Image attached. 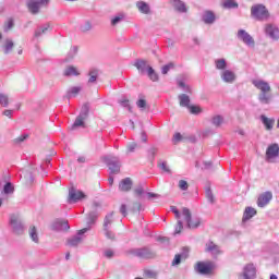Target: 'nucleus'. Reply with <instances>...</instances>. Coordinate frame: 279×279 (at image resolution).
Instances as JSON below:
<instances>
[{
  "mask_svg": "<svg viewBox=\"0 0 279 279\" xmlns=\"http://www.w3.org/2000/svg\"><path fill=\"white\" fill-rule=\"evenodd\" d=\"M125 19V15L122 13H119L118 15H116L112 20H111V25H119V23H121V21Z\"/></svg>",
  "mask_w": 279,
  "mask_h": 279,
  "instance_id": "8fccbe9b",
  "label": "nucleus"
},
{
  "mask_svg": "<svg viewBox=\"0 0 279 279\" xmlns=\"http://www.w3.org/2000/svg\"><path fill=\"white\" fill-rule=\"evenodd\" d=\"M86 197V194L80 190H75L74 187L70 189L69 191V203L75 204L80 202V199H84Z\"/></svg>",
  "mask_w": 279,
  "mask_h": 279,
  "instance_id": "a211bd4d",
  "label": "nucleus"
},
{
  "mask_svg": "<svg viewBox=\"0 0 279 279\" xmlns=\"http://www.w3.org/2000/svg\"><path fill=\"white\" fill-rule=\"evenodd\" d=\"M9 226L14 234H23V232H25V225H23V220L20 215H11Z\"/></svg>",
  "mask_w": 279,
  "mask_h": 279,
  "instance_id": "20e7f679",
  "label": "nucleus"
},
{
  "mask_svg": "<svg viewBox=\"0 0 279 279\" xmlns=\"http://www.w3.org/2000/svg\"><path fill=\"white\" fill-rule=\"evenodd\" d=\"M102 162H105L111 174L117 175L121 173V159L113 155H107L102 157Z\"/></svg>",
  "mask_w": 279,
  "mask_h": 279,
  "instance_id": "f03ea898",
  "label": "nucleus"
},
{
  "mask_svg": "<svg viewBox=\"0 0 279 279\" xmlns=\"http://www.w3.org/2000/svg\"><path fill=\"white\" fill-rule=\"evenodd\" d=\"M260 121L268 132L274 130V125L276 123V120L274 118H267L265 114H262Z\"/></svg>",
  "mask_w": 279,
  "mask_h": 279,
  "instance_id": "a878e982",
  "label": "nucleus"
},
{
  "mask_svg": "<svg viewBox=\"0 0 279 279\" xmlns=\"http://www.w3.org/2000/svg\"><path fill=\"white\" fill-rule=\"evenodd\" d=\"M134 193H135V195H137L140 197V195H143V193H145V189L143 187V185H137L134 189Z\"/></svg>",
  "mask_w": 279,
  "mask_h": 279,
  "instance_id": "052dcab7",
  "label": "nucleus"
},
{
  "mask_svg": "<svg viewBox=\"0 0 279 279\" xmlns=\"http://www.w3.org/2000/svg\"><path fill=\"white\" fill-rule=\"evenodd\" d=\"M10 195H14V184L7 182L1 190L2 199H8Z\"/></svg>",
  "mask_w": 279,
  "mask_h": 279,
  "instance_id": "b1692460",
  "label": "nucleus"
},
{
  "mask_svg": "<svg viewBox=\"0 0 279 279\" xmlns=\"http://www.w3.org/2000/svg\"><path fill=\"white\" fill-rule=\"evenodd\" d=\"M279 156V145L278 144H271L266 149V160L267 162H274L275 158H278Z\"/></svg>",
  "mask_w": 279,
  "mask_h": 279,
  "instance_id": "f3484780",
  "label": "nucleus"
},
{
  "mask_svg": "<svg viewBox=\"0 0 279 279\" xmlns=\"http://www.w3.org/2000/svg\"><path fill=\"white\" fill-rule=\"evenodd\" d=\"M104 257L105 258H113L114 257V251L112 248H107L104 251Z\"/></svg>",
  "mask_w": 279,
  "mask_h": 279,
  "instance_id": "864d4df0",
  "label": "nucleus"
},
{
  "mask_svg": "<svg viewBox=\"0 0 279 279\" xmlns=\"http://www.w3.org/2000/svg\"><path fill=\"white\" fill-rule=\"evenodd\" d=\"M220 80L225 84H234V82H236V73H234V71L232 70L227 69L220 72Z\"/></svg>",
  "mask_w": 279,
  "mask_h": 279,
  "instance_id": "dca6fc26",
  "label": "nucleus"
},
{
  "mask_svg": "<svg viewBox=\"0 0 279 279\" xmlns=\"http://www.w3.org/2000/svg\"><path fill=\"white\" fill-rule=\"evenodd\" d=\"M182 217L184 218V221L187 223V228H190V230H195L197 229L198 226L202 225V219L197 217L193 218L191 209L186 207L182 208Z\"/></svg>",
  "mask_w": 279,
  "mask_h": 279,
  "instance_id": "39448f33",
  "label": "nucleus"
},
{
  "mask_svg": "<svg viewBox=\"0 0 279 279\" xmlns=\"http://www.w3.org/2000/svg\"><path fill=\"white\" fill-rule=\"evenodd\" d=\"M136 147H138V144H136L134 142L128 144V147H126L128 153L129 154H134V151L136 150Z\"/></svg>",
  "mask_w": 279,
  "mask_h": 279,
  "instance_id": "603ef678",
  "label": "nucleus"
},
{
  "mask_svg": "<svg viewBox=\"0 0 279 279\" xmlns=\"http://www.w3.org/2000/svg\"><path fill=\"white\" fill-rule=\"evenodd\" d=\"M214 63L217 71H228V61L226 59H216Z\"/></svg>",
  "mask_w": 279,
  "mask_h": 279,
  "instance_id": "7c9ffc66",
  "label": "nucleus"
},
{
  "mask_svg": "<svg viewBox=\"0 0 279 279\" xmlns=\"http://www.w3.org/2000/svg\"><path fill=\"white\" fill-rule=\"evenodd\" d=\"M136 106L137 108H141V110H145V108L147 107V101L145 99H138L136 101Z\"/></svg>",
  "mask_w": 279,
  "mask_h": 279,
  "instance_id": "4d7b16f0",
  "label": "nucleus"
},
{
  "mask_svg": "<svg viewBox=\"0 0 279 279\" xmlns=\"http://www.w3.org/2000/svg\"><path fill=\"white\" fill-rule=\"evenodd\" d=\"M220 5L223 10H236L239 2H236V0H221Z\"/></svg>",
  "mask_w": 279,
  "mask_h": 279,
  "instance_id": "cd10ccee",
  "label": "nucleus"
},
{
  "mask_svg": "<svg viewBox=\"0 0 279 279\" xmlns=\"http://www.w3.org/2000/svg\"><path fill=\"white\" fill-rule=\"evenodd\" d=\"M114 222V213H110L105 217L102 230L105 232V236L110 239V241H114V232H112V223Z\"/></svg>",
  "mask_w": 279,
  "mask_h": 279,
  "instance_id": "1a4fd4ad",
  "label": "nucleus"
},
{
  "mask_svg": "<svg viewBox=\"0 0 279 279\" xmlns=\"http://www.w3.org/2000/svg\"><path fill=\"white\" fill-rule=\"evenodd\" d=\"M89 231H90V228H83L78 230L75 235L68 238L66 245L69 247H77L78 245H82L85 239L84 234H86V232H89Z\"/></svg>",
  "mask_w": 279,
  "mask_h": 279,
  "instance_id": "423d86ee",
  "label": "nucleus"
},
{
  "mask_svg": "<svg viewBox=\"0 0 279 279\" xmlns=\"http://www.w3.org/2000/svg\"><path fill=\"white\" fill-rule=\"evenodd\" d=\"M146 74L151 82H158V73H156V70H154V68H148Z\"/></svg>",
  "mask_w": 279,
  "mask_h": 279,
  "instance_id": "c03bdc74",
  "label": "nucleus"
},
{
  "mask_svg": "<svg viewBox=\"0 0 279 279\" xmlns=\"http://www.w3.org/2000/svg\"><path fill=\"white\" fill-rule=\"evenodd\" d=\"M120 213L123 215V217H128V206H125V204L121 205Z\"/></svg>",
  "mask_w": 279,
  "mask_h": 279,
  "instance_id": "0e129e2a",
  "label": "nucleus"
},
{
  "mask_svg": "<svg viewBox=\"0 0 279 279\" xmlns=\"http://www.w3.org/2000/svg\"><path fill=\"white\" fill-rule=\"evenodd\" d=\"M99 203H93L92 205V210L89 211V214L87 215V227L85 228H89V230L93 228V226H95V222L97 221V217H99V214L97 213V210H95V208H99Z\"/></svg>",
  "mask_w": 279,
  "mask_h": 279,
  "instance_id": "4468645a",
  "label": "nucleus"
},
{
  "mask_svg": "<svg viewBox=\"0 0 279 279\" xmlns=\"http://www.w3.org/2000/svg\"><path fill=\"white\" fill-rule=\"evenodd\" d=\"M223 123H226L223 116L217 114L211 118V125H214V128H221Z\"/></svg>",
  "mask_w": 279,
  "mask_h": 279,
  "instance_id": "e433bc0d",
  "label": "nucleus"
},
{
  "mask_svg": "<svg viewBox=\"0 0 279 279\" xmlns=\"http://www.w3.org/2000/svg\"><path fill=\"white\" fill-rule=\"evenodd\" d=\"M134 254L140 258H154V256H156V253H154L150 248L147 247L137 248L134 251Z\"/></svg>",
  "mask_w": 279,
  "mask_h": 279,
  "instance_id": "5701e85b",
  "label": "nucleus"
},
{
  "mask_svg": "<svg viewBox=\"0 0 279 279\" xmlns=\"http://www.w3.org/2000/svg\"><path fill=\"white\" fill-rule=\"evenodd\" d=\"M63 75L65 77H77L80 75V70H77V68L73 65H69L68 68H65Z\"/></svg>",
  "mask_w": 279,
  "mask_h": 279,
  "instance_id": "c756f323",
  "label": "nucleus"
},
{
  "mask_svg": "<svg viewBox=\"0 0 279 279\" xmlns=\"http://www.w3.org/2000/svg\"><path fill=\"white\" fill-rule=\"evenodd\" d=\"M120 191L128 192L132 189V179L125 178L119 184Z\"/></svg>",
  "mask_w": 279,
  "mask_h": 279,
  "instance_id": "473e14b6",
  "label": "nucleus"
},
{
  "mask_svg": "<svg viewBox=\"0 0 279 279\" xmlns=\"http://www.w3.org/2000/svg\"><path fill=\"white\" fill-rule=\"evenodd\" d=\"M178 86H179V88H181V90H183V93H189L190 95L193 93V88H191V86H189L182 80L178 81Z\"/></svg>",
  "mask_w": 279,
  "mask_h": 279,
  "instance_id": "a19ab883",
  "label": "nucleus"
},
{
  "mask_svg": "<svg viewBox=\"0 0 279 279\" xmlns=\"http://www.w3.org/2000/svg\"><path fill=\"white\" fill-rule=\"evenodd\" d=\"M171 211L174 214L175 219H180V210H178V207L171 206Z\"/></svg>",
  "mask_w": 279,
  "mask_h": 279,
  "instance_id": "69168bd1",
  "label": "nucleus"
},
{
  "mask_svg": "<svg viewBox=\"0 0 279 279\" xmlns=\"http://www.w3.org/2000/svg\"><path fill=\"white\" fill-rule=\"evenodd\" d=\"M136 8L142 14H149L151 12L149 4H147V2L144 1L136 2Z\"/></svg>",
  "mask_w": 279,
  "mask_h": 279,
  "instance_id": "2f4dec72",
  "label": "nucleus"
},
{
  "mask_svg": "<svg viewBox=\"0 0 279 279\" xmlns=\"http://www.w3.org/2000/svg\"><path fill=\"white\" fill-rule=\"evenodd\" d=\"M0 106L8 108L10 106V98L5 94H0Z\"/></svg>",
  "mask_w": 279,
  "mask_h": 279,
  "instance_id": "49530a36",
  "label": "nucleus"
},
{
  "mask_svg": "<svg viewBox=\"0 0 279 279\" xmlns=\"http://www.w3.org/2000/svg\"><path fill=\"white\" fill-rule=\"evenodd\" d=\"M236 38L251 49H254V47H256V41L254 40V37H252V35H250V33H247V31L245 29H239L236 33Z\"/></svg>",
  "mask_w": 279,
  "mask_h": 279,
  "instance_id": "9b49d317",
  "label": "nucleus"
},
{
  "mask_svg": "<svg viewBox=\"0 0 279 279\" xmlns=\"http://www.w3.org/2000/svg\"><path fill=\"white\" fill-rule=\"evenodd\" d=\"M93 29V23L90 21H86L80 26V32L86 34V32H90Z\"/></svg>",
  "mask_w": 279,
  "mask_h": 279,
  "instance_id": "79ce46f5",
  "label": "nucleus"
},
{
  "mask_svg": "<svg viewBox=\"0 0 279 279\" xmlns=\"http://www.w3.org/2000/svg\"><path fill=\"white\" fill-rule=\"evenodd\" d=\"M205 252L211 254L214 258H217V256L221 254V248H219V245L215 244V242L209 241L205 245Z\"/></svg>",
  "mask_w": 279,
  "mask_h": 279,
  "instance_id": "412c9836",
  "label": "nucleus"
},
{
  "mask_svg": "<svg viewBox=\"0 0 279 279\" xmlns=\"http://www.w3.org/2000/svg\"><path fill=\"white\" fill-rule=\"evenodd\" d=\"M183 141H186V137L180 133H175L172 138V143L174 145H178V143H183Z\"/></svg>",
  "mask_w": 279,
  "mask_h": 279,
  "instance_id": "09e8293b",
  "label": "nucleus"
},
{
  "mask_svg": "<svg viewBox=\"0 0 279 279\" xmlns=\"http://www.w3.org/2000/svg\"><path fill=\"white\" fill-rule=\"evenodd\" d=\"M251 16L255 21H267L269 19V10L264 4H255L251 8Z\"/></svg>",
  "mask_w": 279,
  "mask_h": 279,
  "instance_id": "7ed1b4c3",
  "label": "nucleus"
},
{
  "mask_svg": "<svg viewBox=\"0 0 279 279\" xmlns=\"http://www.w3.org/2000/svg\"><path fill=\"white\" fill-rule=\"evenodd\" d=\"M77 56V47L73 46L70 51L68 52V56L65 58V62H71V60H73V58H75Z\"/></svg>",
  "mask_w": 279,
  "mask_h": 279,
  "instance_id": "37998d69",
  "label": "nucleus"
},
{
  "mask_svg": "<svg viewBox=\"0 0 279 279\" xmlns=\"http://www.w3.org/2000/svg\"><path fill=\"white\" fill-rule=\"evenodd\" d=\"M205 195L209 204H215V195L213 194V190H210V187H206Z\"/></svg>",
  "mask_w": 279,
  "mask_h": 279,
  "instance_id": "de8ad7c7",
  "label": "nucleus"
},
{
  "mask_svg": "<svg viewBox=\"0 0 279 279\" xmlns=\"http://www.w3.org/2000/svg\"><path fill=\"white\" fill-rule=\"evenodd\" d=\"M274 194H271V192H265L257 198V206L259 208H265V206H267V204H269Z\"/></svg>",
  "mask_w": 279,
  "mask_h": 279,
  "instance_id": "aec40b11",
  "label": "nucleus"
},
{
  "mask_svg": "<svg viewBox=\"0 0 279 279\" xmlns=\"http://www.w3.org/2000/svg\"><path fill=\"white\" fill-rule=\"evenodd\" d=\"M239 279H256V267L254 264L244 266L242 272L239 275Z\"/></svg>",
  "mask_w": 279,
  "mask_h": 279,
  "instance_id": "ddd939ff",
  "label": "nucleus"
},
{
  "mask_svg": "<svg viewBox=\"0 0 279 279\" xmlns=\"http://www.w3.org/2000/svg\"><path fill=\"white\" fill-rule=\"evenodd\" d=\"M119 104H120V106H122V108H129V110H131L130 100L126 99L125 97H122V98L119 100Z\"/></svg>",
  "mask_w": 279,
  "mask_h": 279,
  "instance_id": "3c124183",
  "label": "nucleus"
},
{
  "mask_svg": "<svg viewBox=\"0 0 279 279\" xmlns=\"http://www.w3.org/2000/svg\"><path fill=\"white\" fill-rule=\"evenodd\" d=\"M50 1L51 0H27L26 8L29 13L36 16V14H40V8L49 5Z\"/></svg>",
  "mask_w": 279,
  "mask_h": 279,
  "instance_id": "0eeeda50",
  "label": "nucleus"
},
{
  "mask_svg": "<svg viewBox=\"0 0 279 279\" xmlns=\"http://www.w3.org/2000/svg\"><path fill=\"white\" fill-rule=\"evenodd\" d=\"M183 228H184V226L182 223V220H178V223L174 229V234H180V232H182Z\"/></svg>",
  "mask_w": 279,
  "mask_h": 279,
  "instance_id": "6e6d98bb",
  "label": "nucleus"
},
{
  "mask_svg": "<svg viewBox=\"0 0 279 279\" xmlns=\"http://www.w3.org/2000/svg\"><path fill=\"white\" fill-rule=\"evenodd\" d=\"M133 66H135V69H137L138 73H141V75L147 74L149 69H151V66L147 64V61H145L143 59L135 60Z\"/></svg>",
  "mask_w": 279,
  "mask_h": 279,
  "instance_id": "6ab92c4d",
  "label": "nucleus"
},
{
  "mask_svg": "<svg viewBox=\"0 0 279 279\" xmlns=\"http://www.w3.org/2000/svg\"><path fill=\"white\" fill-rule=\"evenodd\" d=\"M1 47L4 56H8L12 53V49H14V41L11 38H7Z\"/></svg>",
  "mask_w": 279,
  "mask_h": 279,
  "instance_id": "bb28decb",
  "label": "nucleus"
},
{
  "mask_svg": "<svg viewBox=\"0 0 279 279\" xmlns=\"http://www.w3.org/2000/svg\"><path fill=\"white\" fill-rule=\"evenodd\" d=\"M171 4L175 12H179V14H186V12H189L186 3H184L182 0H171Z\"/></svg>",
  "mask_w": 279,
  "mask_h": 279,
  "instance_id": "4be33fe9",
  "label": "nucleus"
},
{
  "mask_svg": "<svg viewBox=\"0 0 279 279\" xmlns=\"http://www.w3.org/2000/svg\"><path fill=\"white\" fill-rule=\"evenodd\" d=\"M70 229L71 227L69 226L68 220L57 219L51 225V230L54 232H66Z\"/></svg>",
  "mask_w": 279,
  "mask_h": 279,
  "instance_id": "2eb2a0df",
  "label": "nucleus"
},
{
  "mask_svg": "<svg viewBox=\"0 0 279 279\" xmlns=\"http://www.w3.org/2000/svg\"><path fill=\"white\" fill-rule=\"evenodd\" d=\"M203 22L205 25H213L217 21V16L213 11H205L202 16Z\"/></svg>",
  "mask_w": 279,
  "mask_h": 279,
  "instance_id": "393cba45",
  "label": "nucleus"
},
{
  "mask_svg": "<svg viewBox=\"0 0 279 279\" xmlns=\"http://www.w3.org/2000/svg\"><path fill=\"white\" fill-rule=\"evenodd\" d=\"M179 189H181V191H187L189 190V183L184 180H180L179 181Z\"/></svg>",
  "mask_w": 279,
  "mask_h": 279,
  "instance_id": "13d9d810",
  "label": "nucleus"
},
{
  "mask_svg": "<svg viewBox=\"0 0 279 279\" xmlns=\"http://www.w3.org/2000/svg\"><path fill=\"white\" fill-rule=\"evenodd\" d=\"M264 33L267 36V38H270V40H274L275 43H278L279 40V28L276 24H266L264 26Z\"/></svg>",
  "mask_w": 279,
  "mask_h": 279,
  "instance_id": "f8f14e48",
  "label": "nucleus"
},
{
  "mask_svg": "<svg viewBox=\"0 0 279 279\" xmlns=\"http://www.w3.org/2000/svg\"><path fill=\"white\" fill-rule=\"evenodd\" d=\"M80 93H82V86H73L68 89L66 97L71 99V97H77Z\"/></svg>",
  "mask_w": 279,
  "mask_h": 279,
  "instance_id": "c9c22d12",
  "label": "nucleus"
},
{
  "mask_svg": "<svg viewBox=\"0 0 279 279\" xmlns=\"http://www.w3.org/2000/svg\"><path fill=\"white\" fill-rule=\"evenodd\" d=\"M187 109L190 110L191 114H199V112H201V109L197 106L190 105V107H187Z\"/></svg>",
  "mask_w": 279,
  "mask_h": 279,
  "instance_id": "bf43d9fd",
  "label": "nucleus"
},
{
  "mask_svg": "<svg viewBox=\"0 0 279 279\" xmlns=\"http://www.w3.org/2000/svg\"><path fill=\"white\" fill-rule=\"evenodd\" d=\"M88 84H95V82H97V77H99V71L90 69L88 72Z\"/></svg>",
  "mask_w": 279,
  "mask_h": 279,
  "instance_id": "4c0bfd02",
  "label": "nucleus"
},
{
  "mask_svg": "<svg viewBox=\"0 0 279 279\" xmlns=\"http://www.w3.org/2000/svg\"><path fill=\"white\" fill-rule=\"evenodd\" d=\"M90 111L87 104L83 105L80 114L76 117L73 129L75 128H86V119H88V112Z\"/></svg>",
  "mask_w": 279,
  "mask_h": 279,
  "instance_id": "9d476101",
  "label": "nucleus"
},
{
  "mask_svg": "<svg viewBox=\"0 0 279 279\" xmlns=\"http://www.w3.org/2000/svg\"><path fill=\"white\" fill-rule=\"evenodd\" d=\"M179 99V106H181V108H190L191 106V97L186 94H181L178 96Z\"/></svg>",
  "mask_w": 279,
  "mask_h": 279,
  "instance_id": "c85d7f7f",
  "label": "nucleus"
},
{
  "mask_svg": "<svg viewBox=\"0 0 279 279\" xmlns=\"http://www.w3.org/2000/svg\"><path fill=\"white\" fill-rule=\"evenodd\" d=\"M27 134H24V135H20L15 141L16 143H23V141H26L27 140Z\"/></svg>",
  "mask_w": 279,
  "mask_h": 279,
  "instance_id": "774afa93",
  "label": "nucleus"
},
{
  "mask_svg": "<svg viewBox=\"0 0 279 279\" xmlns=\"http://www.w3.org/2000/svg\"><path fill=\"white\" fill-rule=\"evenodd\" d=\"M189 258V254L186 253H181V254H177L174 255V258L171 263L172 267H178V265H180V263H182V260H186Z\"/></svg>",
  "mask_w": 279,
  "mask_h": 279,
  "instance_id": "72a5a7b5",
  "label": "nucleus"
},
{
  "mask_svg": "<svg viewBox=\"0 0 279 279\" xmlns=\"http://www.w3.org/2000/svg\"><path fill=\"white\" fill-rule=\"evenodd\" d=\"M173 66H174L173 63H168L163 65L161 69L162 75H167V73H169L170 69H173Z\"/></svg>",
  "mask_w": 279,
  "mask_h": 279,
  "instance_id": "5fc2aeb1",
  "label": "nucleus"
},
{
  "mask_svg": "<svg viewBox=\"0 0 279 279\" xmlns=\"http://www.w3.org/2000/svg\"><path fill=\"white\" fill-rule=\"evenodd\" d=\"M49 31V24L43 25L35 31V38H40L43 34H47Z\"/></svg>",
  "mask_w": 279,
  "mask_h": 279,
  "instance_id": "ea45409f",
  "label": "nucleus"
},
{
  "mask_svg": "<svg viewBox=\"0 0 279 279\" xmlns=\"http://www.w3.org/2000/svg\"><path fill=\"white\" fill-rule=\"evenodd\" d=\"M256 215V209L254 207H246L243 214L242 221H250L252 217Z\"/></svg>",
  "mask_w": 279,
  "mask_h": 279,
  "instance_id": "f704fd0d",
  "label": "nucleus"
},
{
  "mask_svg": "<svg viewBox=\"0 0 279 279\" xmlns=\"http://www.w3.org/2000/svg\"><path fill=\"white\" fill-rule=\"evenodd\" d=\"M204 168L203 169H205V170H207V171H213L214 170V168H213V162L211 161H204Z\"/></svg>",
  "mask_w": 279,
  "mask_h": 279,
  "instance_id": "e2e57ef3",
  "label": "nucleus"
},
{
  "mask_svg": "<svg viewBox=\"0 0 279 279\" xmlns=\"http://www.w3.org/2000/svg\"><path fill=\"white\" fill-rule=\"evenodd\" d=\"M252 84L260 92L258 95V101L265 105L269 104L271 101V95H269V93H271V85H269L267 81L260 78L253 80Z\"/></svg>",
  "mask_w": 279,
  "mask_h": 279,
  "instance_id": "f257e3e1",
  "label": "nucleus"
},
{
  "mask_svg": "<svg viewBox=\"0 0 279 279\" xmlns=\"http://www.w3.org/2000/svg\"><path fill=\"white\" fill-rule=\"evenodd\" d=\"M13 27H14V19L9 17V19L7 20V22H4V24H3V31H4L5 33H8V32H10V29H12Z\"/></svg>",
  "mask_w": 279,
  "mask_h": 279,
  "instance_id": "a18cd8bd",
  "label": "nucleus"
},
{
  "mask_svg": "<svg viewBox=\"0 0 279 279\" xmlns=\"http://www.w3.org/2000/svg\"><path fill=\"white\" fill-rule=\"evenodd\" d=\"M160 169L162 171H165L166 173H171V169L169 168V166H167L166 161H162L160 165H159Z\"/></svg>",
  "mask_w": 279,
  "mask_h": 279,
  "instance_id": "680f3d73",
  "label": "nucleus"
},
{
  "mask_svg": "<svg viewBox=\"0 0 279 279\" xmlns=\"http://www.w3.org/2000/svg\"><path fill=\"white\" fill-rule=\"evenodd\" d=\"M194 270L196 274H199L201 276H210L213 271H215V263L213 262H198L194 266Z\"/></svg>",
  "mask_w": 279,
  "mask_h": 279,
  "instance_id": "6e6552de",
  "label": "nucleus"
},
{
  "mask_svg": "<svg viewBox=\"0 0 279 279\" xmlns=\"http://www.w3.org/2000/svg\"><path fill=\"white\" fill-rule=\"evenodd\" d=\"M141 208H142L141 203H134L132 210H133V213H138V211H141Z\"/></svg>",
  "mask_w": 279,
  "mask_h": 279,
  "instance_id": "338daca9",
  "label": "nucleus"
},
{
  "mask_svg": "<svg viewBox=\"0 0 279 279\" xmlns=\"http://www.w3.org/2000/svg\"><path fill=\"white\" fill-rule=\"evenodd\" d=\"M28 234L33 243H38L39 238H38V231L36 230V227H31L28 230Z\"/></svg>",
  "mask_w": 279,
  "mask_h": 279,
  "instance_id": "58836bf2",
  "label": "nucleus"
}]
</instances>
